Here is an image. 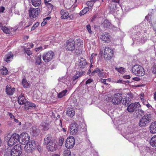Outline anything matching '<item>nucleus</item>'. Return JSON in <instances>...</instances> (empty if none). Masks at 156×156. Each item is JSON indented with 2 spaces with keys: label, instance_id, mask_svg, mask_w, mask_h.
<instances>
[{
  "label": "nucleus",
  "instance_id": "nucleus-47",
  "mask_svg": "<svg viewBox=\"0 0 156 156\" xmlns=\"http://www.w3.org/2000/svg\"><path fill=\"white\" fill-rule=\"evenodd\" d=\"M64 141V139L63 138H62V137L60 138L59 139V140L58 141V143H59L58 145L60 146H62V145Z\"/></svg>",
  "mask_w": 156,
  "mask_h": 156
},
{
  "label": "nucleus",
  "instance_id": "nucleus-21",
  "mask_svg": "<svg viewBox=\"0 0 156 156\" xmlns=\"http://www.w3.org/2000/svg\"><path fill=\"white\" fill-rule=\"evenodd\" d=\"M75 114V111L73 108H67L66 115L69 117H73Z\"/></svg>",
  "mask_w": 156,
  "mask_h": 156
},
{
  "label": "nucleus",
  "instance_id": "nucleus-45",
  "mask_svg": "<svg viewBox=\"0 0 156 156\" xmlns=\"http://www.w3.org/2000/svg\"><path fill=\"white\" fill-rule=\"evenodd\" d=\"M46 6L48 8L49 10H52L53 8V5L50 3H47L45 4Z\"/></svg>",
  "mask_w": 156,
  "mask_h": 156
},
{
  "label": "nucleus",
  "instance_id": "nucleus-53",
  "mask_svg": "<svg viewBox=\"0 0 156 156\" xmlns=\"http://www.w3.org/2000/svg\"><path fill=\"white\" fill-rule=\"evenodd\" d=\"M42 49H43V48L42 46H40L39 47L36 48L35 49V51L37 52L38 51L40 50L41 51L42 50Z\"/></svg>",
  "mask_w": 156,
  "mask_h": 156
},
{
  "label": "nucleus",
  "instance_id": "nucleus-27",
  "mask_svg": "<svg viewBox=\"0 0 156 156\" xmlns=\"http://www.w3.org/2000/svg\"><path fill=\"white\" fill-rule=\"evenodd\" d=\"M102 25L104 28L105 29V30L109 29L112 26L111 23L107 20H105L104 21Z\"/></svg>",
  "mask_w": 156,
  "mask_h": 156
},
{
  "label": "nucleus",
  "instance_id": "nucleus-52",
  "mask_svg": "<svg viewBox=\"0 0 156 156\" xmlns=\"http://www.w3.org/2000/svg\"><path fill=\"white\" fill-rule=\"evenodd\" d=\"M13 121L16 123H18V125L19 126H20L21 125V122H19V120L18 119H15V118H14L13 119Z\"/></svg>",
  "mask_w": 156,
  "mask_h": 156
},
{
  "label": "nucleus",
  "instance_id": "nucleus-36",
  "mask_svg": "<svg viewBox=\"0 0 156 156\" xmlns=\"http://www.w3.org/2000/svg\"><path fill=\"white\" fill-rule=\"evenodd\" d=\"M30 144H28L27 143L25 145L24 147V150L25 151L27 152H31L33 151L31 149V148L30 146Z\"/></svg>",
  "mask_w": 156,
  "mask_h": 156
},
{
  "label": "nucleus",
  "instance_id": "nucleus-44",
  "mask_svg": "<svg viewBox=\"0 0 156 156\" xmlns=\"http://www.w3.org/2000/svg\"><path fill=\"white\" fill-rule=\"evenodd\" d=\"M151 70L152 73L154 74H156V63L154 64L151 67Z\"/></svg>",
  "mask_w": 156,
  "mask_h": 156
},
{
  "label": "nucleus",
  "instance_id": "nucleus-19",
  "mask_svg": "<svg viewBox=\"0 0 156 156\" xmlns=\"http://www.w3.org/2000/svg\"><path fill=\"white\" fill-rule=\"evenodd\" d=\"M36 107V105L34 103L27 101L24 104V108L26 109H32L33 108Z\"/></svg>",
  "mask_w": 156,
  "mask_h": 156
},
{
  "label": "nucleus",
  "instance_id": "nucleus-16",
  "mask_svg": "<svg viewBox=\"0 0 156 156\" xmlns=\"http://www.w3.org/2000/svg\"><path fill=\"white\" fill-rule=\"evenodd\" d=\"M14 55L11 52L7 53L4 57V60L7 63L10 62L12 60Z\"/></svg>",
  "mask_w": 156,
  "mask_h": 156
},
{
  "label": "nucleus",
  "instance_id": "nucleus-54",
  "mask_svg": "<svg viewBox=\"0 0 156 156\" xmlns=\"http://www.w3.org/2000/svg\"><path fill=\"white\" fill-rule=\"evenodd\" d=\"M37 149L39 152H41L42 151V149L40 145H37Z\"/></svg>",
  "mask_w": 156,
  "mask_h": 156
},
{
  "label": "nucleus",
  "instance_id": "nucleus-28",
  "mask_svg": "<svg viewBox=\"0 0 156 156\" xmlns=\"http://www.w3.org/2000/svg\"><path fill=\"white\" fill-rule=\"evenodd\" d=\"M31 3L35 7L39 6L41 3V0H31Z\"/></svg>",
  "mask_w": 156,
  "mask_h": 156
},
{
  "label": "nucleus",
  "instance_id": "nucleus-35",
  "mask_svg": "<svg viewBox=\"0 0 156 156\" xmlns=\"http://www.w3.org/2000/svg\"><path fill=\"white\" fill-rule=\"evenodd\" d=\"M22 83L24 88H27L29 86L30 84L27 82L26 79H23L22 81Z\"/></svg>",
  "mask_w": 156,
  "mask_h": 156
},
{
  "label": "nucleus",
  "instance_id": "nucleus-55",
  "mask_svg": "<svg viewBox=\"0 0 156 156\" xmlns=\"http://www.w3.org/2000/svg\"><path fill=\"white\" fill-rule=\"evenodd\" d=\"M144 93H141L140 94V99L142 102L145 101L144 99Z\"/></svg>",
  "mask_w": 156,
  "mask_h": 156
},
{
  "label": "nucleus",
  "instance_id": "nucleus-39",
  "mask_svg": "<svg viewBox=\"0 0 156 156\" xmlns=\"http://www.w3.org/2000/svg\"><path fill=\"white\" fill-rule=\"evenodd\" d=\"M63 156H71V153L70 150L65 149L63 153Z\"/></svg>",
  "mask_w": 156,
  "mask_h": 156
},
{
  "label": "nucleus",
  "instance_id": "nucleus-9",
  "mask_svg": "<svg viewBox=\"0 0 156 156\" xmlns=\"http://www.w3.org/2000/svg\"><path fill=\"white\" fill-rule=\"evenodd\" d=\"M22 148L21 145L17 144L15 145L13 149H12L11 152L12 156H20L22 153Z\"/></svg>",
  "mask_w": 156,
  "mask_h": 156
},
{
  "label": "nucleus",
  "instance_id": "nucleus-12",
  "mask_svg": "<svg viewBox=\"0 0 156 156\" xmlns=\"http://www.w3.org/2000/svg\"><path fill=\"white\" fill-rule=\"evenodd\" d=\"M70 132L71 134L75 135L77 134L78 132L79 126L76 122H74L69 126Z\"/></svg>",
  "mask_w": 156,
  "mask_h": 156
},
{
  "label": "nucleus",
  "instance_id": "nucleus-42",
  "mask_svg": "<svg viewBox=\"0 0 156 156\" xmlns=\"http://www.w3.org/2000/svg\"><path fill=\"white\" fill-rule=\"evenodd\" d=\"M24 51L29 56H30L32 54V51L30 50V48H24Z\"/></svg>",
  "mask_w": 156,
  "mask_h": 156
},
{
  "label": "nucleus",
  "instance_id": "nucleus-58",
  "mask_svg": "<svg viewBox=\"0 0 156 156\" xmlns=\"http://www.w3.org/2000/svg\"><path fill=\"white\" fill-rule=\"evenodd\" d=\"M68 18H69L70 20H73L74 19V16L72 14H70L69 16H68Z\"/></svg>",
  "mask_w": 156,
  "mask_h": 156
},
{
  "label": "nucleus",
  "instance_id": "nucleus-24",
  "mask_svg": "<svg viewBox=\"0 0 156 156\" xmlns=\"http://www.w3.org/2000/svg\"><path fill=\"white\" fill-rule=\"evenodd\" d=\"M150 131L152 133H156V122L151 123L150 126Z\"/></svg>",
  "mask_w": 156,
  "mask_h": 156
},
{
  "label": "nucleus",
  "instance_id": "nucleus-3",
  "mask_svg": "<svg viewBox=\"0 0 156 156\" xmlns=\"http://www.w3.org/2000/svg\"><path fill=\"white\" fill-rule=\"evenodd\" d=\"M131 71L135 75L142 76L145 74V71L143 67L139 65H135L132 67Z\"/></svg>",
  "mask_w": 156,
  "mask_h": 156
},
{
  "label": "nucleus",
  "instance_id": "nucleus-11",
  "mask_svg": "<svg viewBox=\"0 0 156 156\" xmlns=\"http://www.w3.org/2000/svg\"><path fill=\"white\" fill-rule=\"evenodd\" d=\"M75 144V139L74 137L70 136L66 141L65 147L67 148H72Z\"/></svg>",
  "mask_w": 156,
  "mask_h": 156
},
{
  "label": "nucleus",
  "instance_id": "nucleus-48",
  "mask_svg": "<svg viewBox=\"0 0 156 156\" xmlns=\"http://www.w3.org/2000/svg\"><path fill=\"white\" fill-rule=\"evenodd\" d=\"M142 102L143 105H146L147 108H149L150 107V105L147 101L145 100Z\"/></svg>",
  "mask_w": 156,
  "mask_h": 156
},
{
  "label": "nucleus",
  "instance_id": "nucleus-18",
  "mask_svg": "<svg viewBox=\"0 0 156 156\" xmlns=\"http://www.w3.org/2000/svg\"><path fill=\"white\" fill-rule=\"evenodd\" d=\"M15 91V88H12L10 85H8L6 86L5 92L8 95L11 96L13 94Z\"/></svg>",
  "mask_w": 156,
  "mask_h": 156
},
{
  "label": "nucleus",
  "instance_id": "nucleus-31",
  "mask_svg": "<svg viewBox=\"0 0 156 156\" xmlns=\"http://www.w3.org/2000/svg\"><path fill=\"white\" fill-rule=\"evenodd\" d=\"M68 90L66 89L62 90L61 92L59 93L58 94V97L59 98H61L65 96Z\"/></svg>",
  "mask_w": 156,
  "mask_h": 156
},
{
  "label": "nucleus",
  "instance_id": "nucleus-49",
  "mask_svg": "<svg viewBox=\"0 0 156 156\" xmlns=\"http://www.w3.org/2000/svg\"><path fill=\"white\" fill-rule=\"evenodd\" d=\"M86 28L87 30H88V32L90 34H92V32L91 30V27L90 25L88 24L86 26Z\"/></svg>",
  "mask_w": 156,
  "mask_h": 156
},
{
  "label": "nucleus",
  "instance_id": "nucleus-29",
  "mask_svg": "<svg viewBox=\"0 0 156 156\" xmlns=\"http://www.w3.org/2000/svg\"><path fill=\"white\" fill-rule=\"evenodd\" d=\"M150 144L153 147H156V135L152 137L151 140Z\"/></svg>",
  "mask_w": 156,
  "mask_h": 156
},
{
  "label": "nucleus",
  "instance_id": "nucleus-4",
  "mask_svg": "<svg viewBox=\"0 0 156 156\" xmlns=\"http://www.w3.org/2000/svg\"><path fill=\"white\" fill-rule=\"evenodd\" d=\"M151 115L150 114H145L140 119L139 122V125L141 127H144L147 125L151 121Z\"/></svg>",
  "mask_w": 156,
  "mask_h": 156
},
{
  "label": "nucleus",
  "instance_id": "nucleus-33",
  "mask_svg": "<svg viewBox=\"0 0 156 156\" xmlns=\"http://www.w3.org/2000/svg\"><path fill=\"white\" fill-rule=\"evenodd\" d=\"M32 134L34 136H36L38 135L39 129L35 126H33L31 128Z\"/></svg>",
  "mask_w": 156,
  "mask_h": 156
},
{
  "label": "nucleus",
  "instance_id": "nucleus-22",
  "mask_svg": "<svg viewBox=\"0 0 156 156\" xmlns=\"http://www.w3.org/2000/svg\"><path fill=\"white\" fill-rule=\"evenodd\" d=\"M27 100L26 99L22 94L20 95L18 98V103L20 105H23L27 102Z\"/></svg>",
  "mask_w": 156,
  "mask_h": 156
},
{
  "label": "nucleus",
  "instance_id": "nucleus-61",
  "mask_svg": "<svg viewBox=\"0 0 156 156\" xmlns=\"http://www.w3.org/2000/svg\"><path fill=\"white\" fill-rule=\"evenodd\" d=\"M111 1L116 3H119L120 0H111Z\"/></svg>",
  "mask_w": 156,
  "mask_h": 156
},
{
  "label": "nucleus",
  "instance_id": "nucleus-38",
  "mask_svg": "<svg viewBox=\"0 0 156 156\" xmlns=\"http://www.w3.org/2000/svg\"><path fill=\"white\" fill-rule=\"evenodd\" d=\"M135 112L136 113V115L138 117L142 116L144 114V111L141 109L136 110Z\"/></svg>",
  "mask_w": 156,
  "mask_h": 156
},
{
  "label": "nucleus",
  "instance_id": "nucleus-7",
  "mask_svg": "<svg viewBox=\"0 0 156 156\" xmlns=\"http://www.w3.org/2000/svg\"><path fill=\"white\" fill-rule=\"evenodd\" d=\"M41 9V8H40L35 9L30 8L28 11L29 17L31 19L38 17Z\"/></svg>",
  "mask_w": 156,
  "mask_h": 156
},
{
  "label": "nucleus",
  "instance_id": "nucleus-64",
  "mask_svg": "<svg viewBox=\"0 0 156 156\" xmlns=\"http://www.w3.org/2000/svg\"><path fill=\"white\" fill-rule=\"evenodd\" d=\"M154 99L156 101V92H154Z\"/></svg>",
  "mask_w": 156,
  "mask_h": 156
},
{
  "label": "nucleus",
  "instance_id": "nucleus-32",
  "mask_svg": "<svg viewBox=\"0 0 156 156\" xmlns=\"http://www.w3.org/2000/svg\"><path fill=\"white\" fill-rule=\"evenodd\" d=\"M36 62L35 64L36 65H40L41 63L42 62L41 60V56L40 55L38 56H36L35 57Z\"/></svg>",
  "mask_w": 156,
  "mask_h": 156
},
{
  "label": "nucleus",
  "instance_id": "nucleus-37",
  "mask_svg": "<svg viewBox=\"0 0 156 156\" xmlns=\"http://www.w3.org/2000/svg\"><path fill=\"white\" fill-rule=\"evenodd\" d=\"M1 70L2 74L4 76L7 75L8 72L7 69L4 66H3Z\"/></svg>",
  "mask_w": 156,
  "mask_h": 156
},
{
  "label": "nucleus",
  "instance_id": "nucleus-46",
  "mask_svg": "<svg viewBox=\"0 0 156 156\" xmlns=\"http://www.w3.org/2000/svg\"><path fill=\"white\" fill-rule=\"evenodd\" d=\"M40 24L39 22H37L36 23L33 25L31 28V30H34Z\"/></svg>",
  "mask_w": 156,
  "mask_h": 156
},
{
  "label": "nucleus",
  "instance_id": "nucleus-15",
  "mask_svg": "<svg viewBox=\"0 0 156 156\" xmlns=\"http://www.w3.org/2000/svg\"><path fill=\"white\" fill-rule=\"evenodd\" d=\"M104 70L102 69L101 70L98 68H97L92 71L91 75H93L95 73H98V76L101 78L102 79L103 78H106V73L104 72L103 71Z\"/></svg>",
  "mask_w": 156,
  "mask_h": 156
},
{
  "label": "nucleus",
  "instance_id": "nucleus-5",
  "mask_svg": "<svg viewBox=\"0 0 156 156\" xmlns=\"http://www.w3.org/2000/svg\"><path fill=\"white\" fill-rule=\"evenodd\" d=\"M7 145L9 147L14 145L19 141V135L16 133L13 134L10 137H7Z\"/></svg>",
  "mask_w": 156,
  "mask_h": 156
},
{
  "label": "nucleus",
  "instance_id": "nucleus-41",
  "mask_svg": "<svg viewBox=\"0 0 156 156\" xmlns=\"http://www.w3.org/2000/svg\"><path fill=\"white\" fill-rule=\"evenodd\" d=\"M6 34H10V30L5 26H3V28L1 29Z\"/></svg>",
  "mask_w": 156,
  "mask_h": 156
},
{
  "label": "nucleus",
  "instance_id": "nucleus-14",
  "mask_svg": "<svg viewBox=\"0 0 156 156\" xmlns=\"http://www.w3.org/2000/svg\"><path fill=\"white\" fill-rule=\"evenodd\" d=\"M141 107L139 103L135 102L134 103H132L129 105L127 108V110L129 112H133L135 110L136 108H140Z\"/></svg>",
  "mask_w": 156,
  "mask_h": 156
},
{
  "label": "nucleus",
  "instance_id": "nucleus-56",
  "mask_svg": "<svg viewBox=\"0 0 156 156\" xmlns=\"http://www.w3.org/2000/svg\"><path fill=\"white\" fill-rule=\"evenodd\" d=\"M9 115L11 119H13L15 118L14 115L11 113L9 112Z\"/></svg>",
  "mask_w": 156,
  "mask_h": 156
},
{
  "label": "nucleus",
  "instance_id": "nucleus-34",
  "mask_svg": "<svg viewBox=\"0 0 156 156\" xmlns=\"http://www.w3.org/2000/svg\"><path fill=\"white\" fill-rule=\"evenodd\" d=\"M122 104L125 106H128L130 101V99L129 97H126L122 100Z\"/></svg>",
  "mask_w": 156,
  "mask_h": 156
},
{
  "label": "nucleus",
  "instance_id": "nucleus-50",
  "mask_svg": "<svg viewBox=\"0 0 156 156\" xmlns=\"http://www.w3.org/2000/svg\"><path fill=\"white\" fill-rule=\"evenodd\" d=\"M93 81L92 79L91 78L88 79L86 82L85 84L86 85L89 84Z\"/></svg>",
  "mask_w": 156,
  "mask_h": 156
},
{
  "label": "nucleus",
  "instance_id": "nucleus-10",
  "mask_svg": "<svg viewBox=\"0 0 156 156\" xmlns=\"http://www.w3.org/2000/svg\"><path fill=\"white\" fill-rule=\"evenodd\" d=\"M113 55V51L111 48L105 47L104 54V57L105 60H110L112 58Z\"/></svg>",
  "mask_w": 156,
  "mask_h": 156
},
{
  "label": "nucleus",
  "instance_id": "nucleus-25",
  "mask_svg": "<svg viewBox=\"0 0 156 156\" xmlns=\"http://www.w3.org/2000/svg\"><path fill=\"white\" fill-rule=\"evenodd\" d=\"M84 73V71H82L81 72H77L75 74V75H74L73 77V81H75L76 79H78L79 78L82 76Z\"/></svg>",
  "mask_w": 156,
  "mask_h": 156
},
{
  "label": "nucleus",
  "instance_id": "nucleus-62",
  "mask_svg": "<svg viewBox=\"0 0 156 156\" xmlns=\"http://www.w3.org/2000/svg\"><path fill=\"white\" fill-rule=\"evenodd\" d=\"M107 80V79H103L102 78V79H101V82L103 83L106 84V82Z\"/></svg>",
  "mask_w": 156,
  "mask_h": 156
},
{
  "label": "nucleus",
  "instance_id": "nucleus-63",
  "mask_svg": "<svg viewBox=\"0 0 156 156\" xmlns=\"http://www.w3.org/2000/svg\"><path fill=\"white\" fill-rule=\"evenodd\" d=\"M95 55H97V54H95L94 53H92L91 54V56H90V58L93 59V58H94V56H95Z\"/></svg>",
  "mask_w": 156,
  "mask_h": 156
},
{
  "label": "nucleus",
  "instance_id": "nucleus-23",
  "mask_svg": "<svg viewBox=\"0 0 156 156\" xmlns=\"http://www.w3.org/2000/svg\"><path fill=\"white\" fill-rule=\"evenodd\" d=\"M60 13L61 15V18L62 19H66L68 18L69 13L66 10L63 9H61Z\"/></svg>",
  "mask_w": 156,
  "mask_h": 156
},
{
  "label": "nucleus",
  "instance_id": "nucleus-59",
  "mask_svg": "<svg viewBox=\"0 0 156 156\" xmlns=\"http://www.w3.org/2000/svg\"><path fill=\"white\" fill-rule=\"evenodd\" d=\"M133 80L135 81H138L140 80V78L138 77H134L133 78Z\"/></svg>",
  "mask_w": 156,
  "mask_h": 156
},
{
  "label": "nucleus",
  "instance_id": "nucleus-2",
  "mask_svg": "<svg viewBox=\"0 0 156 156\" xmlns=\"http://www.w3.org/2000/svg\"><path fill=\"white\" fill-rule=\"evenodd\" d=\"M44 144L46 146L48 150L51 151H54L57 148L56 142L52 138L51 134H48L44 139Z\"/></svg>",
  "mask_w": 156,
  "mask_h": 156
},
{
  "label": "nucleus",
  "instance_id": "nucleus-17",
  "mask_svg": "<svg viewBox=\"0 0 156 156\" xmlns=\"http://www.w3.org/2000/svg\"><path fill=\"white\" fill-rule=\"evenodd\" d=\"M51 122L47 121L43 122L41 123V125L43 130L46 131L48 130L51 127Z\"/></svg>",
  "mask_w": 156,
  "mask_h": 156
},
{
  "label": "nucleus",
  "instance_id": "nucleus-51",
  "mask_svg": "<svg viewBox=\"0 0 156 156\" xmlns=\"http://www.w3.org/2000/svg\"><path fill=\"white\" fill-rule=\"evenodd\" d=\"M47 23V20L44 19H43V21L41 23V25L42 27L44 26Z\"/></svg>",
  "mask_w": 156,
  "mask_h": 156
},
{
  "label": "nucleus",
  "instance_id": "nucleus-13",
  "mask_svg": "<svg viewBox=\"0 0 156 156\" xmlns=\"http://www.w3.org/2000/svg\"><path fill=\"white\" fill-rule=\"evenodd\" d=\"M111 37L109 33L105 32L101 35L100 39L104 42L108 43L111 41Z\"/></svg>",
  "mask_w": 156,
  "mask_h": 156
},
{
  "label": "nucleus",
  "instance_id": "nucleus-43",
  "mask_svg": "<svg viewBox=\"0 0 156 156\" xmlns=\"http://www.w3.org/2000/svg\"><path fill=\"white\" fill-rule=\"evenodd\" d=\"M115 69L118 72L121 73H124V68L122 67L119 68L115 67Z\"/></svg>",
  "mask_w": 156,
  "mask_h": 156
},
{
  "label": "nucleus",
  "instance_id": "nucleus-8",
  "mask_svg": "<svg viewBox=\"0 0 156 156\" xmlns=\"http://www.w3.org/2000/svg\"><path fill=\"white\" fill-rule=\"evenodd\" d=\"M54 57V53L52 51L50 50L43 54L42 58L45 62H48L52 60Z\"/></svg>",
  "mask_w": 156,
  "mask_h": 156
},
{
  "label": "nucleus",
  "instance_id": "nucleus-57",
  "mask_svg": "<svg viewBox=\"0 0 156 156\" xmlns=\"http://www.w3.org/2000/svg\"><path fill=\"white\" fill-rule=\"evenodd\" d=\"M5 9V8L3 6H1L0 7V13L3 12Z\"/></svg>",
  "mask_w": 156,
  "mask_h": 156
},
{
  "label": "nucleus",
  "instance_id": "nucleus-26",
  "mask_svg": "<svg viewBox=\"0 0 156 156\" xmlns=\"http://www.w3.org/2000/svg\"><path fill=\"white\" fill-rule=\"evenodd\" d=\"M21 136H22V139L23 141H28L29 140L30 137L28 134L26 133H23Z\"/></svg>",
  "mask_w": 156,
  "mask_h": 156
},
{
  "label": "nucleus",
  "instance_id": "nucleus-60",
  "mask_svg": "<svg viewBox=\"0 0 156 156\" xmlns=\"http://www.w3.org/2000/svg\"><path fill=\"white\" fill-rule=\"evenodd\" d=\"M124 78L126 79H129L130 76L129 75H125L124 76Z\"/></svg>",
  "mask_w": 156,
  "mask_h": 156
},
{
  "label": "nucleus",
  "instance_id": "nucleus-30",
  "mask_svg": "<svg viewBox=\"0 0 156 156\" xmlns=\"http://www.w3.org/2000/svg\"><path fill=\"white\" fill-rule=\"evenodd\" d=\"M28 144H30V146L31 148V150H32L33 151L34 150L36 145L35 141L34 140H31L27 143Z\"/></svg>",
  "mask_w": 156,
  "mask_h": 156
},
{
  "label": "nucleus",
  "instance_id": "nucleus-40",
  "mask_svg": "<svg viewBox=\"0 0 156 156\" xmlns=\"http://www.w3.org/2000/svg\"><path fill=\"white\" fill-rule=\"evenodd\" d=\"M89 7H85L80 12V16L86 14L89 11Z\"/></svg>",
  "mask_w": 156,
  "mask_h": 156
},
{
  "label": "nucleus",
  "instance_id": "nucleus-1",
  "mask_svg": "<svg viewBox=\"0 0 156 156\" xmlns=\"http://www.w3.org/2000/svg\"><path fill=\"white\" fill-rule=\"evenodd\" d=\"M64 46L67 51L73 52L74 51V53L75 55H79L82 53L80 47H76L75 42L73 39H70L67 40L64 44Z\"/></svg>",
  "mask_w": 156,
  "mask_h": 156
},
{
  "label": "nucleus",
  "instance_id": "nucleus-20",
  "mask_svg": "<svg viewBox=\"0 0 156 156\" xmlns=\"http://www.w3.org/2000/svg\"><path fill=\"white\" fill-rule=\"evenodd\" d=\"M87 64V62L86 59L83 58H81L79 62V66L80 68H84Z\"/></svg>",
  "mask_w": 156,
  "mask_h": 156
},
{
  "label": "nucleus",
  "instance_id": "nucleus-6",
  "mask_svg": "<svg viewBox=\"0 0 156 156\" xmlns=\"http://www.w3.org/2000/svg\"><path fill=\"white\" fill-rule=\"evenodd\" d=\"M122 99V95L121 93H116L111 97V102L114 105L120 104Z\"/></svg>",
  "mask_w": 156,
  "mask_h": 156
}]
</instances>
